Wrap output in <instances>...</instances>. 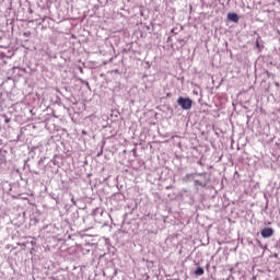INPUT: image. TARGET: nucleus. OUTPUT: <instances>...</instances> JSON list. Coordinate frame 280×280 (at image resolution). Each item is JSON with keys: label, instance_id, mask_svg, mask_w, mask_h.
I'll use <instances>...</instances> for the list:
<instances>
[{"label": "nucleus", "instance_id": "nucleus-1", "mask_svg": "<svg viewBox=\"0 0 280 280\" xmlns=\"http://www.w3.org/2000/svg\"><path fill=\"white\" fill-rule=\"evenodd\" d=\"M177 104H178V106H180V108H183V110H189L191 108L192 102L189 97L185 98V97L180 96L177 100Z\"/></svg>", "mask_w": 280, "mask_h": 280}, {"label": "nucleus", "instance_id": "nucleus-2", "mask_svg": "<svg viewBox=\"0 0 280 280\" xmlns=\"http://www.w3.org/2000/svg\"><path fill=\"white\" fill-rule=\"evenodd\" d=\"M260 235L264 238L272 237V235H275V230H272V228H264L260 231Z\"/></svg>", "mask_w": 280, "mask_h": 280}, {"label": "nucleus", "instance_id": "nucleus-3", "mask_svg": "<svg viewBox=\"0 0 280 280\" xmlns=\"http://www.w3.org/2000/svg\"><path fill=\"white\" fill-rule=\"evenodd\" d=\"M229 21H232L233 23H238L240 16L237 13H228Z\"/></svg>", "mask_w": 280, "mask_h": 280}, {"label": "nucleus", "instance_id": "nucleus-4", "mask_svg": "<svg viewBox=\"0 0 280 280\" xmlns=\"http://www.w3.org/2000/svg\"><path fill=\"white\" fill-rule=\"evenodd\" d=\"M195 275L197 277H201V275H205V269L202 267H198L196 270H195Z\"/></svg>", "mask_w": 280, "mask_h": 280}, {"label": "nucleus", "instance_id": "nucleus-5", "mask_svg": "<svg viewBox=\"0 0 280 280\" xmlns=\"http://www.w3.org/2000/svg\"><path fill=\"white\" fill-rule=\"evenodd\" d=\"M256 47H259V40H256Z\"/></svg>", "mask_w": 280, "mask_h": 280}]
</instances>
